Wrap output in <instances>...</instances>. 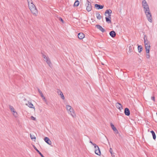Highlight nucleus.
<instances>
[{
    "label": "nucleus",
    "instance_id": "9b49d317",
    "mask_svg": "<svg viewBox=\"0 0 157 157\" xmlns=\"http://www.w3.org/2000/svg\"><path fill=\"white\" fill-rule=\"evenodd\" d=\"M116 107L119 109L120 110H121L123 109L122 106L121 104L118 102H117L116 104Z\"/></svg>",
    "mask_w": 157,
    "mask_h": 157
},
{
    "label": "nucleus",
    "instance_id": "cd10ccee",
    "mask_svg": "<svg viewBox=\"0 0 157 157\" xmlns=\"http://www.w3.org/2000/svg\"><path fill=\"white\" fill-rule=\"evenodd\" d=\"M146 52V58L147 59H149L150 57V55L149 54V52L148 53V52L147 53V52Z\"/></svg>",
    "mask_w": 157,
    "mask_h": 157
},
{
    "label": "nucleus",
    "instance_id": "20e7f679",
    "mask_svg": "<svg viewBox=\"0 0 157 157\" xmlns=\"http://www.w3.org/2000/svg\"><path fill=\"white\" fill-rule=\"evenodd\" d=\"M87 3L86 4V10L88 12H90L92 10V6L91 3L87 0Z\"/></svg>",
    "mask_w": 157,
    "mask_h": 157
},
{
    "label": "nucleus",
    "instance_id": "473e14b6",
    "mask_svg": "<svg viewBox=\"0 0 157 157\" xmlns=\"http://www.w3.org/2000/svg\"><path fill=\"white\" fill-rule=\"evenodd\" d=\"M109 152L111 153V155H112V154H113V150H112V149L111 148H110L109 149Z\"/></svg>",
    "mask_w": 157,
    "mask_h": 157
},
{
    "label": "nucleus",
    "instance_id": "393cba45",
    "mask_svg": "<svg viewBox=\"0 0 157 157\" xmlns=\"http://www.w3.org/2000/svg\"><path fill=\"white\" fill-rule=\"evenodd\" d=\"M79 4V2L78 0H76L75 1L74 4V6H78Z\"/></svg>",
    "mask_w": 157,
    "mask_h": 157
},
{
    "label": "nucleus",
    "instance_id": "e433bc0d",
    "mask_svg": "<svg viewBox=\"0 0 157 157\" xmlns=\"http://www.w3.org/2000/svg\"><path fill=\"white\" fill-rule=\"evenodd\" d=\"M59 21H62L63 23V19L61 17H59Z\"/></svg>",
    "mask_w": 157,
    "mask_h": 157
},
{
    "label": "nucleus",
    "instance_id": "2f4dec72",
    "mask_svg": "<svg viewBox=\"0 0 157 157\" xmlns=\"http://www.w3.org/2000/svg\"><path fill=\"white\" fill-rule=\"evenodd\" d=\"M13 112V115L15 117H16L17 115V113L15 111Z\"/></svg>",
    "mask_w": 157,
    "mask_h": 157
},
{
    "label": "nucleus",
    "instance_id": "4be33fe9",
    "mask_svg": "<svg viewBox=\"0 0 157 157\" xmlns=\"http://www.w3.org/2000/svg\"><path fill=\"white\" fill-rule=\"evenodd\" d=\"M138 49L139 52H140L143 50V48L141 46L139 45L138 47Z\"/></svg>",
    "mask_w": 157,
    "mask_h": 157
},
{
    "label": "nucleus",
    "instance_id": "0eeeda50",
    "mask_svg": "<svg viewBox=\"0 0 157 157\" xmlns=\"http://www.w3.org/2000/svg\"><path fill=\"white\" fill-rule=\"evenodd\" d=\"M57 93L58 95H60L61 98L63 100L64 99V96L63 95V93L59 89H57Z\"/></svg>",
    "mask_w": 157,
    "mask_h": 157
},
{
    "label": "nucleus",
    "instance_id": "2eb2a0df",
    "mask_svg": "<svg viewBox=\"0 0 157 157\" xmlns=\"http://www.w3.org/2000/svg\"><path fill=\"white\" fill-rule=\"evenodd\" d=\"M96 27L97 29L100 30L102 32L104 33L105 31V30L100 25H97Z\"/></svg>",
    "mask_w": 157,
    "mask_h": 157
},
{
    "label": "nucleus",
    "instance_id": "f3484780",
    "mask_svg": "<svg viewBox=\"0 0 157 157\" xmlns=\"http://www.w3.org/2000/svg\"><path fill=\"white\" fill-rule=\"evenodd\" d=\"M109 35L111 36L112 37L114 38L116 36V33L114 31H112L109 32Z\"/></svg>",
    "mask_w": 157,
    "mask_h": 157
},
{
    "label": "nucleus",
    "instance_id": "412c9836",
    "mask_svg": "<svg viewBox=\"0 0 157 157\" xmlns=\"http://www.w3.org/2000/svg\"><path fill=\"white\" fill-rule=\"evenodd\" d=\"M105 20H106V22L108 23L109 24V23H111V19H110L109 18V17H105Z\"/></svg>",
    "mask_w": 157,
    "mask_h": 157
},
{
    "label": "nucleus",
    "instance_id": "37998d69",
    "mask_svg": "<svg viewBox=\"0 0 157 157\" xmlns=\"http://www.w3.org/2000/svg\"><path fill=\"white\" fill-rule=\"evenodd\" d=\"M109 17V18L110 19H111V17Z\"/></svg>",
    "mask_w": 157,
    "mask_h": 157
},
{
    "label": "nucleus",
    "instance_id": "f704fd0d",
    "mask_svg": "<svg viewBox=\"0 0 157 157\" xmlns=\"http://www.w3.org/2000/svg\"><path fill=\"white\" fill-rule=\"evenodd\" d=\"M151 99L152 100L154 101H155V97L154 96L152 97H151Z\"/></svg>",
    "mask_w": 157,
    "mask_h": 157
},
{
    "label": "nucleus",
    "instance_id": "4468645a",
    "mask_svg": "<svg viewBox=\"0 0 157 157\" xmlns=\"http://www.w3.org/2000/svg\"><path fill=\"white\" fill-rule=\"evenodd\" d=\"M78 38L80 40L83 39L85 37L84 34L82 33H78Z\"/></svg>",
    "mask_w": 157,
    "mask_h": 157
},
{
    "label": "nucleus",
    "instance_id": "c756f323",
    "mask_svg": "<svg viewBox=\"0 0 157 157\" xmlns=\"http://www.w3.org/2000/svg\"><path fill=\"white\" fill-rule=\"evenodd\" d=\"M33 146L34 148V149L38 152V153L39 154V150L36 147V146L34 145H33Z\"/></svg>",
    "mask_w": 157,
    "mask_h": 157
},
{
    "label": "nucleus",
    "instance_id": "b1692460",
    "mask_svg": "<svg viewBox=\"0 0 157 157\" xmlns=\"http://www.w3.org/2000/svg\"><path fill=\"white\" fill-rule=\"evenodd\" d=\"M30 137L31 138V139L32 140H34V141H35V140L36 139V137L34 136V135H32L31 134H30Z\"/></svg>",
    "mask_w": 157,
    "mask_h": 157
},
{
    "label": "nucleus",
    "instance_id": "dca6fc26",
    "mask_svg": "<svg viewBox=\"0 0 157 157\" xmlns=\"http://www.w3.org/2000/svg\"><path fill=\"white\" fill-rule=\"evenodd\" d=\"M40 95L41 97L42 98V99L46 103H47V100L46 98H45V97L44 96L43 94L42 93L41 91H40Z\"/></svg>",
    "mask_w": 157,
    "mask_h": 157
},
{
    "label": "nucleus",
    "instance_id": "39448f33",
    "mask_svg": "<svg viewBox=\"0 0 157 157\" xmlns=\"http://www.w3.org/2000/svg\"><path fill=\"white\" fill-rule=\"evenodd\" d=\"M95 148V153L98 155H100L101 154V151L98 146L96 145L94 147Z\"/></svg>",
    "mask_w": 157,
    "mask_h": 157
},
{
    "label": "nucleus",
    "instance_id": "423d86ee",
    "mask_svg": "<svg viewBox=\"0 0 157 157\" xmlns=\"http://www.w3.org/2000/svg\"><path fill=\"white\" fill-rule=\"evenodd\" d=\"M145 46L146 49V52H149L150 51V43L144 44Z\"/></svg>",
    "mask_w": 157,
    "mask_h": 157
},
{
    "label": "nucleus",
    "instance_id": "5701e85b",
    "mask_svg": "<svg viewBox=\"0 0 157 157\" xmlns=\"http://www.w3.org/2000/svg\"><path fill=\"white\" fill-rule=\"evenodd\" d=\"M96 15L97 16V19H98L99 20H100L101 18V17L98 13H96Z\"/></svg>",
    "mask_w": 157,
    "mask_h": 157
},
{
    "label": "nucleus",
    "instance_id": "79ce46f5",
    "mask_svg": "<svg viewBox=\"0 0 157 157\" xmlns=\"http://www.w3.org/2000/svg\"><path fill=\"white\" fill-rule=\"evenodd\" d=\"M39 90H40L38 88V91L39 93Z\"/></svg>",
    "mask_w": 157,
    "mask_h": 157
},
{
    "label": "nucleus",
    "instance_id": "f8f14e48",
    "mask_svg": "<svg viewBox=\"0 0 157 157\" xmlns=\"http://www.w3.org/2000/svg\"><path fill=\"white\" fill-rule=\"evenodd\" d=\"M44 140L48 144L51 145L52 144V142L48 137H45Z\"/></svg>",
    "mask_w": 157,
    "mask_h": 157
},
{
    "label": "nucleus",
    "instance_id": "a878e982",
    "mask_svg": "<svg viewBox=\"0 0 157 157\" xmlns=\"http://www.w3.org/2000/svg\"><path fill=\"white\" fill-rule=\"evenodd\" d=\"M66 108L68 111L72 108L71 106L69 105H67L66 106Z\"/></svg>",
    "mask_w": 157,
    "mask_h": 157
},
{
    "label": "nucleus",
    "instance_id": "c9c22d12",
    "mask_svg": "<svg viewBox=\"0 0 157 157\" xmlns=\"http://www.w3.org/2000/svg\"><path fill=\"white\" fill-rule=\"evenodd\" d=\"M90 143H91L94 146V147H95V146H96L97 145L94 143H93L92 141H90Z\"/></svg>",
    "mask_w": 157,
    "mask_h": 157
},
{
    "label": "nucleus",
    "instance_id": "ea45409f",
    "mask_svg": "<svg viewBox=\"0 0 157 157\" xmlns=\"http://www.w3.org/2000/svg\"><path fill=\"white\" fill-rule=\"evenodd\" d=\"M40 155L42 157H44L40 152Z\"/></svg>",
    "mask_w": 157,
    "mask_h": 157
},
{
    "label": "nucleus",
    "instance_id": "6ab92c4d",
    "mask_svg": "<svg viewBox=\"0 0 157 157\" xmlns=\"http://www.w3.org/2000/svg\"><path fill=\"white\" fill-rule=\"evenodd\" d=\"M26 105H28L30 108H34V107L33 106V105L31 102H30L29 101L27 103H26Z\"/></svg>",
    "mask_w": 157,
    "mask_h": 157
},
{
    "label": "nucleus",
    "instance_id": "a211bd4d",
    "mask_svg": "<svg viewBox=\"0 0 157 157\" xmlns=\"http://www.w3.org/2000/svg\"><path fill=\"white\" fill-rule=\"evenodd\" d=\"M144 44H150V43L149 41L147 40L146 36L145 35L144 36Z\"/></svg>",
    "mask_w": 157,
    "mask_h": 157
},
{
    "label": "nucleus",
    "instance_id": "bb28decb",
    "mask_svg": "<svg viewBox=\"0 0 157 157\" xmlns=\"http://www.w3.org/2000/svg\"><path fill=\"white\" fill-rule=\"evenodd\" d=\"M111 126V128L113 129V130H116V128L114 126V125L112 123L110 124Z\"/></svg>",
    "mask_w": 157,
    "mask_h": 157
},
{
    "label": "nucleus",
    "instance_id": "1a4fd4ad",
    "mask_svg": "<svg viewBox=\"0 0 157 157\" xmlns=\"http://www.w3.org/2000/svg\"><path fill=\"white\" fill-rule=\"evenodd\" d=\"M68 111L69 114H71L73 117L75 116V113L74 111L73 108L69 110Z\"/></svg>",
    "mask_w": 157,
    "mask_h": 157
},
{
    "label": "nucleus",
    "instance_id": "f03ea898",
    "mask_svg": "<svg viewBox=\"0 0 157 157\" xmlns=\"http://www.w3.org/2000/svg\"><path fill=\"white\" fill-rule=\"evenodd\" d=\"M41 54L42 57L43 58V59L48 64L49 67H52V64L51 61L47 56V54L44 52H41Z\"/></svg>",
    "mask_w": 157,
    "mask_h": 157
},
{
    "label": "nucleus",
    "instance_id": "58836bf2",
    "mask_svg": "<svg viewBox=\"0 0 157 157\" xmlns=\"http://www.w3.org/2000/svg\"><path fill=\"white\" fill-rule=\"evenodd\" d=\"M114 131H115V132L116 133H118V130L116 129V130H113Z\"/></svg>",
    "mask_w": 157,
    "mask_h": 157
},
{
    "label": "nucleus",
    "instance_id": "a19ab883",
    "mask_svg": "<svg viewBox=\"0 0 157 157\" xmlns=\"http://www.w3.org/2000/svg\"><path fill=\"white\" fill-rule=\"evenodd\" d=\"M112 155V157H115V156L114 155H113V154H112V155Z\"/></svg>",
    "mask_w": 157,
    "mask_h": 157
},
{
    "label": "nucleus",
    "instance_id": "7ed1b4c3",
    "mask_svg": "<svg viewBox=\"0 0 157 157\" xmlns=\"http://www.w3.org/2000/svg\"><path fill=\"white\" fill-rule=\"evenodd\" d=\"M29 9L31 12L34 14H36L37 13V10L35 5L33 3H30L28 5Z\"/></svg>",
    "mask_w": 157,
    "mask_h": 157
},
{
    "label": "nucleus",
    "instance_id": "7c9ffc66",
    "mask_svg": "<svg viewBox=\"0 0 157 157\" xmlns=\"http://www.w3.org/2000/svg\"><path fill=\"white\" fill-rule=\"evenodd\" d=\"M28 2V5L30 4V3H32L33 2L32 0H27Z\"/></svg>",
    "mask_w": 157,
    "mask_h": 157
},
{
    "label": "nucleus",
    "instance_id": "f257e3e1",
    "mask_svg": "<svg viewBox=\"0 0 157 157\" xmlns=\"http://www.w3.org/2000/svg\"><path fill=\"white\" fill-rule=\"evenodd\" d=\"M142 4L147 20L150 22H152V16L148 5L145 0L142 1Z\"/></svg>",
    "mask_w": 157,
    "mask_h": 157
},
{
    "label": "nucleus",
    "instance_id": "4c0bfd02",
    "mask_svg": "<svg viewBox=\"0 0 157 157\" xmlns=\"http://www.w3.org/2000/svg\"><path fill=\"white\" fill-rule=\"evenodd\" d=\"M132 48H131V46H130L129 47V52H132Z\"/></svg>",
    "mask_w": 157,
    "mask_h": 157
},
{
    "label": "nucleus",
    "instance_id": "c85d7f7f",
    "mask_svg": "<svg viewBox=\"0 0 157 157\" xmlns=\"http://www.w3.org/2000/svg\"><path fill=\"white\" fill-rule=\"evenodd\" d=\"M9 107H10V109L12 112H13L15 111L14 110V109L12 106L10 105Z\"/></svg>",
    "mask_w": 157,
    "mask_h": 157
},
{
    "label": "nucleus",
    "instance_id": "ddd939ff",
    "mask_svg": "<svg viewBox=\"0 0 157 157\" xmlns=\"http://www.w3.org/2000/svg\"><path fill=\"white\" fill-rule=\"evenodd\" d=\"M95 7L98 10L101 9L103 8L104 6L96 4H95Z\"/></svg>",
    "mask_w": 157,
    "mask_h": 157
},
{
    "label": "nucleus",
    "instance_id": "aec40b11",
    "mask_svg": "<svg viewBox=\"0 0 157 157\" xmlns=\"http://www.w3.org/2000/svg\"><path fill=\"white\" fill-rule=\"evenodd\" d=\"M150 132L152 134L153 139L155 140L156 138V136L155 132L153 130L151 131Z\"/></svg>",
    "mask_w": 157,
    "mask_h": 157
},
{
    "label": "nucleus",
    "instance_id": "72a5a7b5",
    "mask_svg": "<svg viewBox=\"0 0 157 157\" xmlns=\"http://www.w3.org/2000/svg\"><path fill=\"white\" fill-rule=\"evenodd\" d=\"M31 119L35 121V120H36V118L35 117H34L33 116H32L31 117Z\"/></svg>",
    "mask_w": 157,
    "mask_h": 157
},
{
    "label": "nucleus",
    "instance_id": "6e6552de",
    "mask_svg": "<svg viewBox=\"0 0 157 157\" xmlns=\"http://www.w3.org/2000/svg\"><path fill=\"white\" fill-rule=\"evenodd\" d=\"M112 11L111 10L109 9V10H106L105 11V15L106 16H107V15L106 14H108V16L109 17H111V14L112 13Z\"/></svg>",
    "mask_w": 157,
    "mask_h": 157
},
{
    "label": "nucleus",
    "instance_id": "9d476101",
    "mask_svg": "<svg viewBox=\"0 0 157 157\" xmlns=\"http://www.w3.org/2000/svg\"><path fill=\"white\" fill-rule=\"evenodd\" d=\"M124 113L127 116H129L130 114L129 109L127 108H126L124 109Z\"/></svg>",
    "mask_w": 157,
    "mask_h": 157
}]
</instances>
